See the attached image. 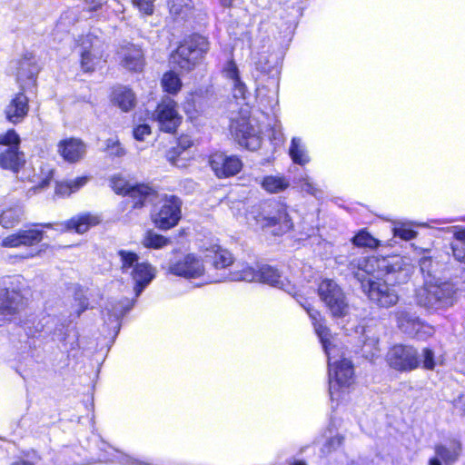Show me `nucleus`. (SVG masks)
Wrapping results in <instances>:
<instances>
[{
  "instance_id": "nucleus-51",
  "label": "nucleus",
  "mask_w": 465,
  "mask_h": 465,
  "mask_svg": "<svg viewBox=\"0 0 465 465\" xmlns=\"http://www.w3.org/2000/svg\"><path fill=\"white\" fill-rule=\"evenodd\" d=\"M393 235L401 240L409 241L416 237L417 232L403 224L393 229Z\"/></svg>"
},
{
  "instance_id": "nucleus-19",
  "label": "nucleus",
  "mask_w": 465,
  "mask_h": 465,
  "mask_svg": "<svg viewBox=\"0 0 465 465\" xmlns=\"http://www.w3.org/2000/svg\"><path fill=\"white\" fill-rule=\"evenodd\" d=\"M71 323L67 319H58L52 331V339L61 342L62 350L66 352L78 348V333Z\"/></svg>"
},
{
  "instance_id": "nucleus-25",
  "label": "nucleus",
  "mask_w": 465,
  "mask_h": 465,
  "mask_svg": "<svg viewBox=\"0 0 465 465\" xmlns=\"http://www.w3.org/2000/svg\"><path fill=\"white\" fill-rule=\"evenodd\" d=\"M85 149V144L76 138L64 139L58 143V152L61 156L64 161L72 163L84 157Z\"/></svg>"
},
{
  "instance_id": "nucleus-10",
  "label": "nucleus",
  "mask_w": 465,
  "mask_h": 465,
  "mask_svg": "<svg viewBox=\"0 0 465 465\" xmlns=\"http://www.w3.org/2000/svg\"><path fill=\"white\" fill-rule=\"evenodd\" d=\"M183 201L180 197L165 194L158 211L153 214V222L156 228L166 231L175 227L182 219Z\"/></svg>"
},
{
  "instance_id": "nucleus-58",
  "label": "nucleus",
  "mask_w": 465,
  "mask_h": 465,
  "mask_svg": "<svg viewBox=\"0 0 465 465\" xmlns=\"http://www.w3.org/2000/svg\"><path fill=\"white\" fill-rule=\"evenodd\" d=\"M453 407L456 411L460 412L461 415L465 414V394H460L454 399Z\"/></svg>"
},
{
  "instance_id": "nucleus-40",
  "label": "nucleus",
  "mask_w": 465,
  "mask_h": 465,
  "mask_svg": "<svg viewBox=\"0 0 465 465\" xmlns=\"http://www.w3.org/2000/svg\"><path fill=\"white\" fill-rule=\"evenodd\" d=\"M170 242L169 238L153 231H148L143 239V246L148 249H162Z\"/></svg>"
},
{
  "instance_id": "nucleus-4",
  "label": "nucleus",
  "mask_w": 465,
  "mask_h": 465,
  "mask_svg": "<svg viewBox=\"0 0 465 465\" xmlns=\"http://www.w3.org/2000/svg\"><path fill=\"white\" fill-rule=\"evenodd\" d=\"M255 221L261 229L274 236H282L294 227L289 206L275 199L267 200L260 205Z\"/></svg>"
},
{
  "instance_id": "nucleus-41",
  "label": "nucleus",
  "mask_w": 465,
  "mask_h": 465,
  "mask_svg": "<svg viewBox=\"0 0 465 465\" xmlns=\"http://www.w3.org/2000/svg\"><path fill=\"white\" fill-rule=\"evenodd\" d=\"M182 85L181 78L173 71L165 73L162 78V86L164 92L168 94H176L181 90Z\"/></svg>"
},
{
  "instance_id": "nucleus-57",
  "label": "nucleus",
  "mask_w": 465,
  "mask_h": 465,
  "mask_svg": "<svg viewBox=\"0 0 465 465\" xmlns=\"http://www.w3.org/2000/svg\"><path fill=\"white\" fill-rule=\"evenodd\" d=\"M42 173L45 174V177H43L38 183V187L43 189L50 184V182L54 177V170L47 168L46 171H45V169H42Z\"/></svg>"
},
{
  "instance_id": "nucleus-18",
  "label": "nucleus",
  "mask_w": 465,
  "mask_h": 465,
  "mask_svg": "<svg viewBox=\"0 0 465 465\" xmlns=\"http://www.w3.org/2000/svg\"><path fill=\"white\" fill-rule=\"evenodd\" d=\"M416 250L420 255L419 266L424 278V282L440 280L439 274L443 269V263L439 261L436 252L430 248L416 247Z\"/></svg>"
},
{
  "instance_id": "nucleus-53",
  "label": "nucleus",
  "mask_w": 465,
  "mask_h": 465,
  "mask_svg": "<svg viewBox=\"0 0 465 465\" xmlns=\"http://www.w3.org/2000/svg\"><path fill=\"white\" fill-rule=\"evenodd\" d=\"M193 0H168L167 5L170 13L173 15H181L184 7H188Z\"/></svg>"
},
{
  "instance_id": "nucleus-36",
  "label": "nucleus",
  "mask_w": 465,
  "mask_h": 465,
  "mask_svg": "<svg viewBox=\"0 0 465 465\" xmlns=\"http://www.w3.org/2000/svg\"><path fill=\"white\" fill-rule=\"evenodd\" d=\"M396 319L399 329L409 337L417 333L413 331V327L415 324L419 327L421 321L420 317L404 310L396 312Z\"/></svg>"
},
{
  "instance_id": "nucleus-9",
  "label": "nucleus",
  "mask_w": 465,
  "mask_h": 465,
  "mask_svg": "<svg viewBox=\"0 0 465 465\" xmlns=\"http://www.w3.org/2000/svg\"><path fill=\"white\" fill-rule=\"evenodd\" d=\"M318 294L333 318L340 319L348 314L347 298L336 282L331 279L322 280L318 286Z\"/></svg>"
},
{
  "instance_id": "nucleus-1",
  "label": "nucleus",
  "mask_w": 465,
  "mask_h": 465,
  "mask_svg": "<svg viewBox=\"0 0 465 465\" xmlns=\"http://www.w3.org/2000/svg\"><path fill=\"white\" fill-rule=\"evenodd\" d=\"M348 267L370 302L380 308H390L398 302L393 285L407 282L412 273L410 262L401 256L353 258Z\"/></svg>"
},
{
  "instance_id": "nucleus-52",
  "label": "nucleus",
  "mask_w": 465,
  "mask_h": 465,
  "mask_svg": "<svg viewBox=\"0 0 465 465\" xmlns=\"http://www.w3.org/2000/svg\"><path fill=\"white\" fill-rule=\"evenodd\" d=\"M134 5L140 13L145 15H152L154 12L155 0H132Z\"/></svg>"
},
{
  "instance_id": "nucleus-38",
  "label": "nucleus",
  "mask_w": 465,
  "mask_h": 465,
  "mask_svg": "<svg viewBox=\"0 0 465 465\" xmlns=\"http://www.w3.org/2000/svg\"><path fill=\"white\" fill-rule=\"evenodd\" d=\"M351 242L354 246L360 248L376 249L380 246V241L373 237L367 228L359 230L351 239Z\"/></svg>"
},
{
  "instance_id": "nucleus-46",
  "label": "nucleus",
  "mask_w": 465,
  "mask_h": 465,
  "mask_svg": "<svg viewBox=\"0 0 465 465\" xmlns=\"http://www.w3.org/2000/svg\"><path fill=\"white\" fill-rule=\"evenodd\" d=\"M420 365L426 371H433L436 367L435 353L430 348H423L420 354Z\"/></svg>"
},
{
  "instance_id": "nucleus-13",
  "label": "nucleus",
  "mask_w": 465,
  "mask_h": 465,
  "mask_svg": "<svg viewBox=\"0 0 465 465\" xmlns=\"http://www.w3.org/2000/svg\"><path fill=\"white\" fill-rule=\"evenodd\" d=\"M153 115L160 130L169 134L174 133L182 122V117L177 111V104L170 97L162 99Z\"/></svg>"
},
{
  "instance_id": "nucleus-16",
  "label": "nucleus",
  "mask_w": 465,
  "mask_h": 465,
  "mask_svg": "<svg viewBox=\"0 0 465 465\" xmlns=\"http://www.w3.org/2000/svg\"><path fill=\"white\" fill-rule=\"evenodd\" d=\"M209 164L218 178H227L239 173L242 168V160L235 155L214 153L210 157Z\"/></svg>"
},
{
  "instance_id": "nucleus-28",
  "label": "nucleus",
  "mask_w": 465,
  "mask_h": 465,
  "mask_svg": "<svg viewBox=\"0 0 465 465\" xmlns=\"http://www.w3.org/2000/svg\"><path fill=\"white\" fill-rule=\"evenodd\" d=\"M23 296L15 288H0V313L3 315H13L22 305Z\"/></svg>"
},
{
  "instance_id": "nucleus-12",
  "label": "nucleus",
  "mask_w": 465,
  "mask_h": 465,
  "mask_svg": "<svg viewBox=\"0 0 465 465\" xmlns=\"http://www.w3.org/2000/svg\"><path fill=\"white\" fill-rule=\"evenodd\" d=\"M389 365L400 371H411L420 367V358L418 350L412 346L397 344L387 354Z\"/></svg>"
},
{
  "instance_id": "nucleus-60",
  "label": "nucleus",
  "mask_w": 465,
  "mask_h": 465,
  "mask_svg": "<svg viewBox=\"0 0 465 465\" xmlns=\"http://www.w3.org/2000/svg\"><path fill=\"white\" fill-rule=\"evenodd\" d=\"M303 191H305L307 193L317 196V194L320 193V190L313 184L312 182L307 180L303 185H302Z\"/></svg>"
},
{
  "instance_id": "nucleus-39",
  "label": "nucleus",
  "mask_w": 465,
  "mask_h": 465,
  "mask_svg": "<svg viewBox=\"0 0 465 465\" xmlns=\"http://www.w3.org/2000/svg\"><path fill=\"white\" fill-rule=\"evenodd\" d=\"M450 250L456 261L465 263V228L454 232V241L450 244Z\"/></svg>"
},
{
  "instance_id": "nucleus-37",
  "label": "nucleus",
  "mask_w": 465,
  "mask_h": 465,
  "mask_svg": "<svg viewBox=\"0 0 465 465\" xmlns=\"http://www.w3.org/2000/svg\"><path fill=\"white\" fill-rule=\"evenodd\" d=\"M289 155L292 161L299 165H305L310 162L305 145L299 137H293L292 139L289 147Z\"/></svg>"
},
{
  "instance_id": "nucleus-54",
  "label": "nucleus",
  "mask_w": 465,
  "mask_h": 465,
  "mask_svg": "<svg viewBox=\"0 0 465 465\" xmlns=\"http://www.w3.org/2000/svg\"><path fill=\"white\" fill-rule=\"evenodd\" d=\"M149 134H151V126L148 124H141L134 127L133 135L136 141L142 142Z\"/></svg>"
},
{
  "instance_id": "nucleus-20",
  "label": "nucleus",
  "mask_w": 465,
  "mask_h": 465,
  "mask_svg": "<svg viewBox=\"0 0 465 465\" xmlns=\"http://www.w3.org/2000/svg\"><path fill=\"white\" fill-rule=\"evenodd\" d=\"M282 59V52L262 53L255 62V69L278 84Z\"/></svg>"
},
{
  "instance_id": "nucleus-43",
  "label": "nucleus",
  "mask_w": 465,
  "mask_h": 465,
  "mask_svg": "<svg viewBox=\"0 0 465 465\" xmlns=\"http://www.w3.org/2000/svg\"><path fill=\"white\" fill-rule=\"evenodd\" d=\"M233 259L230 252L217 247L214 251L213 265L216 270L227 269L232 264Z\"/></svg>"
},
{
  "instance_id": "nucleus-35",
  "label": "nucleus",
  "mask_w": 465,
  "mask_h": 465,
  "mask_svg": "<svg viewBox=\"0 0 465 465\" xmlns=\"http://www.w3.org/2000/svg\"><path fill=\"white\" fill-rule=\"evenodd\" d=\"M24 215V206L17 203L0 212V225L5 229L13 228L21 222Z\"/></svg>"
},
{
  "instance_id": "nucleus-3",
  "label": "nucleus",
  "mask_w": 465,
  "mask_h": 465,
  "mask_svg": "<svg viewBox=\"0 0 465 465\" xmlns=\"http://www.w3.org/2000/svg\"><path fill=\"white\" fill-rule=\"evenodd\" d=\"M458 287L451 281L426 282L416 291L417 305L428 312L446 310L457 301Z\"/></svg>"
},
{
  "instance_id": "nucleus-42",
  "label": "nucleus",
  "mask_w": 465,
  "mask_h": 465,
  "mask_svg": "<svg viewBox=\"0 0 465 465\" xmlns=\"http://www.w3.org/2000/svg\"><path fill=\"white\" fill-rule=\"evenodd\" d=\"M118 256L121 260V269L124 273L128 272L129 270H133L134 266L140 264L138 262L139 256L134 252L120 250L118 251Z\"/></svg>"
},
{
  "instance_id": "nucleus-23",
  "label": "nucleus",
  "mask_w": 465,
  "mask_h": 465,
  "mask_svg": "<svg viewBox=\"0 0 465 465\" xmlns=\"http://www.w3.org/2000/svg\"><path fill=\"white\" fill-rule=\"evenodd\" d=\"M29 99L24 90L15 95L5 107V114L8 122L16 124L21 123L28 114Z\"/></svg>"
},
{
  "instance_id": "nucleus-33",
  "label": "nucleus",
  "mask_w": 465,
  "mask_h": 465,
  "mask_svg": "<svg viewBox=\"0 0 465 465\" xmlns=\"http://www.w3.org/2000/svg\"><path fill=\"white\" fill-rule=\"evenodd\" d=\"M326 440L322 446L320 450V457L321 459H328L336 453H339L338 450L341 447L344 441V436L341 433H335L333 435V431L331 428H328L325 431Z\"/></svg>"
},
{
  "instance_id": "nucleus-62",
  "label": "nucleus",
  "mask_w": 465,
  "mask_h": 465,
  "mask_svg": "<svg viewBox=\"0 0 465 465\" xmlns=\"http://www.w3.org/2000/svg\"><path fill=\"white\" fill-rule=\"evenodd\" d=\"M219 2L223 8H232L237 4H240L241 0H219Z\"/></svg>"
},
{
  "instance_id": "nucleus-5",
  "label": "nucleus",
  "mask_w": 465,
  "mask_h": 465,
  "mask_svg": "<svg viewBox=\"0 0 465 465\" xmlns=\"http://www.w3.org/2000/svg\"><path fill=\"white\" fill-rule=\"evenodd\" d=\"M238 280L246 282L260 281L263 283L281 289L291 295H294L296 293L295 286L292 284V282L284 277L277 268L269 264L258 265L257 269L251 267L247 268L240 274H223L220 278L215 279L214 282Z\"/></svg>"
},
{
  "instance_id": "nucleus-15",
  "label": "nucleus",
  "mask_w": 465,
  "mask_h": 465,
  "mask_svg": "<svg viewBox=\"0 0 465 465\" xmlns=\"http://www.w3.org/2000/svg\"><path fill=\"white\" fill-rule=\"evenodd\" d=\"M462 451V444L458 439H450L434 446L435 455L429 459L428 465H453Z\"/></svg>"
},
{
  "instance_id": "nucleus-24",
  "label": "nucleus",
  "mask_w": 465,
  "mask_h": 465,
  "mask_svg": "<svg viewBox=\"0 0 465 465\" xmlns=\"http://www.w3.org/2000/svg\"><path fill=\"white\" fill-rule=\"evenodd\" d=\"M100 223V216L90 213H84L72 217L64 223L59 224V226L62 231H74L77 233H84L91 227L95 226Z\"/></svg>"
},
{
  "instance_id": "nucleus-64",
  "label": "nucleus",
  "mask_w": 465,
  "mask_h": 465,
  "mask_svg": "<svg viewBox=\"0 0 465 465\" xmlns=\"http://www.w3.org/2000/svg\"><path fill=\"white\" fill-rule=\"evenodd\" d=\"M11 465H35V464L29 460H20L15 462H13Z\"/></svg>"
},
{
  "instance_id": "nucleus-26",
  "label": "nucleus",
  "mask_w": 465,
  "mask_h": 465,
  "mask_svg": "<svg viewBox=\"0 0 465 465\" xmlns=\"http://www.w3.org/2000/svg\"><path fill=\"white\" fill-rule=\"evenodd\" d=\"M301 304L312 321L314 331L322 343L323 351H328L329 343H331L329 341L330 330L323 324V320L320 312L314 309L307 301H305L304 303L301 302Z\"/></svg>"
},
{
  "instance_id": "nucleus-48",
  "label": "nucleus",
  "mask_w": 465,
  "mask_h": 465,
  "mask_svg": "<svg viewBox=\"0 0 465 465\" xmlns=\"http://www.w3.org/2000/svg\"><path fill=\"white\" fill-rule=\"evenodd\" d=\"M21 143L20 136L14 129H9L6 133L0 134V144L8 147L19 148Z\"/></svg>"
},
{
  "instance_id": "nucleus-61",
  "label": "nucleus",
  "mask_w": 465,
  "mask_h": 465,
  "mask_svg": "<svg viewBox=\"0 0 465 465\" xmlns=\"http://www.w3.org/2000/svg\"><path fill=\"white\" fill-rule=\"evenodd\" d=\"M85 181L86 179L84 177L77 178L74 181L71 182L67 187L69 188L71 193L75 192L85 183Z\"/></svg>"
},
{
  "instance_id": "nucleus-14",
  "label": "nucleus",
  "mask_w": 465,
  "mask_h": 465,
  "mask_svg": "<svg viewBox=\"0 0 465 465\" xmlns=\"http://www.w3.org/2000/svg\"><path fill=\"white\" fill-rule=\"evenodd\" d=\"M168 272L183 278L194 279L203 275L204 267L201 259L193 253H188L170 260Z\"/></svg>"
},
{
  "instance_id": "nucleus-59",
  "label": "nucleus",
  "mask_w": 465,
  "mask_h": 465,
  "mask_svg": "<svg viewBox=\"0 0 465 465\" xmlns=\"http://www.w3.org/2000/svg\"><path fill=\"white\" fill-rule=\"evenodd\" d=\"M106 3V0H84V4L88 6L90 12L98 11Z\"/></svg>"
},
{
  "instance_id": "nucleus-34",
  "label": "nucleus",
  "mask_w": 465,
  "mask_h": 465,
  "mask_svg": "<svg viewBox=\"0 0 465 465\" xmlns=\"http://www.w3.org/2000/svg\"><path fill=\"white\" fill-rule=\"evenodd\" d=\"M261 187L268 193H280L291 185L290 179L282 174L265 175L260 182Z\"/></svg>"
},
{
  "instance_id": "nucleus-31",
  "label": "nucleus",
  "mask_w": 465,
  "mask_h": 465,
  "mask_svg": "<svg viewBox=\"0 0 465 465\" xmlns=\"http://www.w3.org/2000/svg\"><path fill=\"white\" fill-rule=\"evenodd\" d=\"M205 104V97L202 92L189 93L183 103V110L187 117L193 121L197 119L203 113Z\"/></svg>"
},
{
  "instance_id": "nucleus-63",
  "label": "nucleus",
  "mask_w": 465,
  "mask_h": 465,
  "mask_svg": "<svg viewBox=\"0 0 465 465\" xmlns=\"http://www.w3.org/2000/svg\"><path fill=\"white\" fill-rule=\"evenodd\" d=\"M287 465H308V463L304 460L292 459L287 462Z\"/></svg>"
},
{
  "instance_id": "nucleus-44",
  "label": "nucleus",
  "mask_w": 465,
  "mask_h": 465,
  "mask_svg": "<svg viewBox=\"0 0 465 465\" xmlns=\"http://www.w3.org/2000/svg\"><path fill=\"white\" fill-rule=\"evenodd\" d=\"M193 143L187 137L181 138L176 147H173L167 153V157L173 164H177L179 158L183 154Z\"/></svg>"
},
{
  "instance_id": "nucleus-47",
  "label": "nucleus",
  "mask_w": 465,
  "mask_h": 465,
  "mask_svg": "<svg viewBox=\"0 0 465 465\" xmlns=\"http://www.w3.org/2000/svg\"><path fill=\"white\" fill-rule=\"evenodd\" d=\"M419 325H420L419 327L418 326L416 327V324L414 325L413 331L417 333L415 335H411V338L420 340V341H425L429 337L432 336V334L434 333L433 327L431 325H430L429 323H427L426 322L421 320L420 322Z\"/></svg>"
},
{
  "instance_id": "nucleus-22",
  "label": "nucleus",
  "mask_w": 465,
  "mask_h": 465,
  "mask_svg": "<svg viewBox=\"0 0 465 465\" xmlns=\"http://www.w3.org/2000/svg\"><path fill=\"white\" fill-rule=\"evenodd\" d=\"M223 73L226 78L232 81L233 98L237 103L242 102L247 104L251 94L244 82L242 81L239 68L233 59H230L224 64Z\"/></svg>"
},
{
  "instance_id": "nucleus-49",
  "label": "nucleus",
  "mask_w": 465,
  "mask_h": 465,
  "mask_svg": "<svg viewBox=\"0 0 465 465\" xmlns=\"http://www.w3.org/2000/svg\"><path fill=\"white\" fill-rule=\"evenodd\" d=\"M105 151L113 156L121 157L125 154V150L118 139L109 138L105 142Z\"/></svg>"
},
{
  "instance_id": "nucleus-8",
  "label": "nucleus",
  "mask_w": 465,
  "mask_h": 465,
  "mask_svg": "<svg viewBox=\"0 0 465 465\" xmlns=\"http://www.w3.org/2000/svg\"><path fill=\"white\" fill-rule=\"evenodd\" d=\"M110 186L117 194L129 196L132 199L133 209L143 208L147 202L157 196V192L146 183H130L120 175H114L110 179Z\"/></svg>"
},
{
  "instance_id": "nucleus-50",
  "label": "nucleus",
  "mask_w": 465,
  "mask_h": 465,
  "mask_svg": "<svg viewBox=\"0 0 465 465\" xmlns=\"http://www.w3.org/2000/svg\"><path fill=\"white\" fill-rule=\"evenodd\" d=\"M96 57L88 50L81 53V67L84 72H93L96 64Z\"/></svg>"
},
{
  "instance_id": "nucleus-45",
  "label": "nucleus",
  "mask_w": 465,
  "mask_h": 465,
  "mask_svg": "<svg viewBox=\"0 0 465 465\" xmlns=\"http://www.w3.org/2000/svg\"><path fill=\"white\" fill-rule=\"evenodd\" d=\"M74 301L77 304L75 312L79 317L89 307V299L85 295V291L79 285L74 288Z\"/></svg>"
},
{
  "instance_id": "nucleus-6",
  "label": "nucleus",
  "mask_w": 465,
  "mask_h": 465,
  "mask_svg": "<svg viewBox=\"0 0 465 465\" xmlns=\"http://www.w3.org/2000/svg\"><path fill=\"white\" fill-rule=\"evenodd\" d=\"M210 49L207 37L194 34L182 43L171 55V61L181 70L190 72Z\"/></svg>"
},
{
  "instance_id": "nucleus-32",
  "label": "nucleus",
  "mask_w": 465,
  "mask_h": 465,
  "mask_svg": "<svg viewBox=\"0 0 465 465\" xmlns=\"http://www.w3.org/2000/svg\"><path fill=\"white\" fill-rule=\"evenodd\" d=\"M112 101L124 112L131 111L136 104L135 94L126 86L115 87L112 93Z\"/></svg>"
},
{
  "instance_id": "nucleus-17",
  "label": "nucleus",
  "mask_w": 465,
  "mask_h": 465,
  "mask_svg": "<svg viewBox=\"0 0 465 465\" xmlns=\"http://www.w3.org/2000/svg\"><path fill=\"white\" fill-rule=\"evenodd\" d=\"M10 69L15 74L22 90L25 89V82L35 81L40 70L35 55L31 53H25L20 59L12 61Z\"/></svg>"
},
{
  "instance_id": "nucleus-29",
  "label": "nucleus",
  "mask_w": 465,
  "mask_h": 465,
  "mask_svg": "<svg viewBox=\"0 0 465 465\" xmlns=\"http://www.w3.org/2000/svg\"><path fill=\"white\" fill-rule=\"evenodd\" d=\"M121 65L128 71L140 72L144 65L143 53L141 48L131 45L122 49L119 54Z\"/></svg>"
},
{
  "instance_id": "nucleus-11",
  "label": "nucleus",
  "mask_w": 465,
  "mask_h": 465,
  "mask_svg": "<svg viewBox=\"0 0 465 465\" xmlns=\"http://www.w3.org/2000/svg\"><path fill=\"white\" fill-rule=\"evenodd\" d=\"M230 132L240 146L250 151H255L260 148L262 143L260 132L251 123L248 116L242 114L232 118L231 120Z\"/></svg>"
},
{
  "instance_id": "nucleus-30",
  "label": "nucleus",
  "mask_w": 465,
  "mask_h": 465,
  "mask_svg": "<svg viewBox=\"0 0 465 465\" xmlns=\"http://www.w3.org/2000/svg\"><path fill=\"white\" fill-rule=\"evenodd\" d=\"M25 163V154L15 147H8L0 153V167L18 173Z\"/></svg>"
},
{
  "instance_id": "nucleus-21",
  "label": "nucleus",
  "mask_w": 465,
  "mask_h": 465,
  "mask_svg": "<svg viewBox=\"0 0 465 465\" xmlns=\"http://www.w3.org/2000/svg\"><path fill=\"white\" fill-rule=\"evenodd\" d=\"M44 231L39 229H24L12 233L2 240V246L6 248L31 247L38 244L44 238Z\"/></svg>"
},
{
  "instance_id": "nucleus-7",
  "label": "nucleus",
  "mask_w": 465,
  "mask_h": 465,
  "mask_svg": "<svg viewBox=\"0 0 465 465\" xmlns=\"http://www.w3.org/2000/svg\"><path fill=\"white\" fill-rule=\"evenodd\" d=\"M334 350L335 347L329 343L328 351H324L328 360L329 392L332 401L335 400V393L340 389L347 388L351 385L354 375L353 365L350 360L345 358L333 360L331 351Z\"/></svg>"
},
{
  "instance_id": "nucleus-27",
  "label": "nucleus",
  "mask_w": 465,
  "mask_h": 465,
  "mask_svg": "<svg viewBox=\"0 0 465 465\" xmlns=\"http://www.w3.org/2000/svg\"><path fill=\"white\" fill-rule=\"evenodd\" d=\"M105 462H116L121 465H164L163 463L153 462L147 458L135 457L124 453L117 449L109 447L103 456Z\"/></svg>"
},
{
  "instance_id": "nucleus-56",
  "label": "nucleus",
  "mask_w": 465,
  "mask_h": 465,
  "mask_svg": "<svg viewBox=\"0 0 465 465\" xmlns=\"http://www.w3.org/2000/svg\"><path fill=\"white\" fill-rule=\"evenodd\" d=\"M379 339L371 338L364 341L363 349L366 352L371 353L372 356L378 351Z\"/></svg>"
},
{
  "instance_id": "nucleus-2",
  "label": "nucleus",
  "mask_w": 465,
  "mask_h": 465,
  "mask_svg": "<svg viewBox=\"0 0 465 465\" xmlns=\"http://www.w3.org/2000/svg\"><path fill=\"white\" fill-rule=\"evenodd\" d=\"M131 276L134 282V291L135 298L111 299L107 302L102 314L106 331L110 336L109 348L114 344L121 330V320L133 309L139 297L146 287L155 278V270L148 262H141L131 271Z\"/></svg>"
},
{
  "instance_id": "nucleus-55",
  "label": "nucleus",
  "mask_w": 465,
  "mask_h": 465,
  "mask_svg": "<svg viewBox=\"0 0 465 465\" xmlns=\"http://www.w3.org/2000/svg\"><path fill=\"white\" fill-rule=\"evenodd\" d=\"M326 465H353V463L350 462L348 456L344 452H339L330 457Z\"/></svg>"
}]
</instances>
